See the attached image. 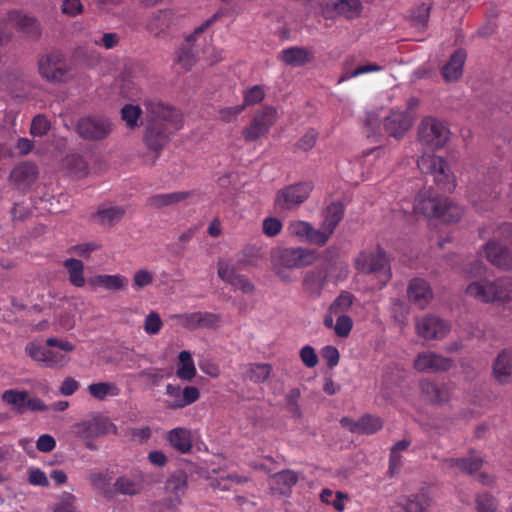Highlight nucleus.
<instances>
[{
	"instance_id": "obj_1",
	"label": "nucleus",
	"mask_w": 512,
	"mask_h": 512,
	"mask_svg": "<svg viewBox=\"0 0 512 512\" xmlns=\"http://www.w3.org/2000/svg\"><path fill=\"white\" fill-rule=\"evenodd\" d=\"M143 104L147 113L143 141L150 151L159 153L172 134L183 127V117L176 108L158 99H146Z\"/></svg>"
},
{
	"instance_id": "obj_2",
	"label": "nucleus",
	"mask_w": 512,
	"mask_h": 512,
	"mask_svg": "<svg viewBox=\"0 0 512 512\" xmlns=\"http://www.w3.org/2000/svg\"><path fill=\"white\" fill-rule=\"evenodd\" d=\"M74 349L75 346L71 342L55 337L47 338L45 346L38 341H31L25 346V352L32 360L52 369L67 366L71 360L68 353Z\"/></svg>"
},
{
	"instance_id": "obj_3",
	"label": "nucleus",
	"mask_w": 512,
	"mask_h": 512,
	"mask_svg": "<svg viewBox=\"0 0 512 512\" xmlns=\"http://www.w3.org/2000/svg\"><path fill=\"white\" fill-rule=\"evenodd\" d=\"M414 212L427 219H437L445 223L458 222L463 214L462 208L454 204L447 197L424 190L417 194L414 203Z\"/></svg>"
},
{
	"instance_id": "obj_4",
	"label": "nucleus",
	"mask_w": 512,
	"mask_h": 512,
	"mask_svg": "<svg viewBox=\"0 0 512 512\" xmlns=\"http://www.w3.org/2000/svg\"><path fill=\"white\" fill-rule=\"evenodd\" d=\"M466 294L485 303L508 302L512 300V278L501 277L496 280L481 279L470 283Z\"/></svg>"
},
{
	"instance_id": "obj_5",
	"label": "nucleus",
	"mask_w": 512,
	"mask_h": 512,
	"mask_svg": "<svg viewBox=\"0 0 512 512\" xmlns=\"http://www.w3.org/2000/svg\"><path fill=\"white\" fill-rule=\"evenodd\" d=\"M355 268L363 274H376L382 286L391 279L389 259L379 245L376 251H362L354 261Z\"/></svg>"
},
{
	"instance_id": "obj_6",
	"label": "nucleus",
	"mask_w": 512,
	"mask_h": 512,
	"mask_svg": "<svg viewBox=\"0 0 512 512\" xmlns=\"http://www.w3.org/2000/svg\"><path fill=\"white\" fill-rule=\"evenodd\" d=\"M417 166L422 173L431 174L440 189L452 192L456 187V178L450 172L444 158L434 154H423L417 160Z\"/></svg>"
},
{
	"instance_id": "obj_7",
	"label": "nucleus",
	"mask_w": 512,
	"mask_h": 512,
	"mask_svg": "<svg viewBox=\"0 0 512 512\" xmlns=\"http://www.w3.org/2000/svg\"><path fill=\"white\" fill-rule=\"evenodd\" d=\"M319 258L316 250L305 247H284L271 254L272 265L300 269L314 264Z\"/></svg>"
},
{
	"instance_id": "obj_8",
	"label": "nucleus",
	"mask_w": 512,
	"mask_h": 512,
	"mask_svg": "<svg viewBox=\"0 0 512 512\" xmlns=\"http://www.w3.org/2000/svg\"><path fill=\"white\" fill-rule=\"evenodd\" d=\"M278 113L272 106H264L256 111L251 121L242 130L246 142H255L268 135L272 126L276 123Z\"/></svg>"
},
{
	"instance_id": "obj_9",
	"label": "nucleus",
	"mask_w": 512,
	"mask_h": 512,
	"mask_svg": "<svg viewBox=\"0 0 512 512\" xmlns=\"http://www.w3.org/2000/svg\"><path fill=\"white\" fill-rule=\"evenodd\" d=\"M420 142L430 149L442 148L449 138V130L438 120L427 117L419 127Z\"/></svg>"
},
{
	"instance_id": "obj_10",
	"label": "nucleus",
	"mask_w": 512,
	"mask_h": 512,
	"mask_svg": "<svg viewBox=\"0 0 512 512\" xmlns=\"http://www.w3.org/2000/svg\"><path fill=\"white\" fill-rule=\"evenodd\" d=\"M311 182H300L279 190L275 198V206L280 210H292L302 204L312 191Z\"/></svg>"
},
{
	"instance_id": "obj_11",
	"label": "nucleus",
	"mask_w": 512,
	"mask_h": 512,
	"mask_svg": "<svg viewBox=\"0 0 512 512\" xmlns=\"http://www.w3.org/2000/svg\"><path fill=\"white\" fill-rule=\"evenodd\" d=\"M72 432L82 440H94L106 434H117V427L106 417H95L74 424Z\"/></svg>"
},
{
	"instance_id": "obj_12",
	"label": "nucleus",
	"mask_w": 512,
	"mask_h": 512,
	"mask_svg": "<svg viewBox=\"0 0 512 512\" xmlns=\"http://www.w3.org/2000/svg\"><path fill=\"white\" fill-rule=\"evenodd\" d=\"M76 130L83 139L102 140L111 133L112 124L106 117L88 116L78 121Z\"/></svg>"
},
{
	"instance_id": "obj_13",
	"label": "nucleus",
	"mask_w": 512,
	"mask_h": 512,
	"mask_svg": "<svg viewBox=\"0 0 512 512\" xmlns=\"http://www.w3.org/2000/svg\"><path fill=\"white\" fill-rule=\"evenodd\" d=\"M41 76L49 82H60L64 79L68 67L66 59L60 52H51L38 61Z\"/></svg>"
},
{
	"instance_id": "obj_14",
	"label": "nucleus",
	"mask_w": 512,
	"mask_h": 512,
	"mask_svg": "<svg viewBox=\"0 0 512 512\" xmlns=\"http://www.w3.org/2000/svg\"><path fill=\"white\" fill-rule=\"evenodd\" d=\"M413 366L418 372L440 373L450 370L454 360L433 351H423L416 356Z\"/></svg>"
},
{
	"instance_id": "obj_15",
	"label": "nucleus",
	"mask_w": 512,
	"mask_h": 512,
	"mask_svg": "<svg viewBox=\"0 0 512 512\" xmlns=\"http://www.w3.org/2000/svg\"><path fill=\"white\" fill-rule=\"evenodd\" d=\"M287 234L296 238L302 243H308L316 246H325L324 234L313 225L303 220H291L286 228Z\"/></svg>"
},
{
	"instance_id": "obj_16",
	"label": "nucleus",
	"mask_w": 512,
	"mask_h": 512,
	"mask_svg": "<svg viewBox=\"0 0 512 512\" xmlns=\"http://www.w3.org/2000/svg\"><path fill=\"white\" fill-rule=\"evenodd\" d=\"M166 394L172 398L166 401V407L171 410L182 409L200 398V391L195 386H186L183 389L180 385L167 384Z\"/></svg>"
},
{
	"instance_id": "obj_17",
	"label": "nucleus",
	"mask_w": 512,
	"mask_h": 512,
	"mask_svg": "<svg viewBox=\"0 0 512 512\" xmlns=\"http://www.w3.org/2000/svg\"><path fill=\"white\" fill-rule=\"evenodd\" d=\"M416 330L420 337L427 340L442 339L450 331V326L437 316L427 315L416 321Z\"/></svg>"
},
{
	"instance_id": "obj_18",
	"label": "nucleus",
	"mask_w": 512,
	"mask_h": 512,
	"mask_svg": "<svg viewBox=\"0 0 512 512\" xmlns=\"http://www.w3.org/2000/svg\"><path fill=\"white\" fill-rule=\"evenodd\" d=\"M413 117L408 111L392 110L385 117L383 128L387 135L400 139L411 128Z\"/></svg>"
},
{
	"instance_id": "obj_19",
	"label": "nucleus",
	"mask_w": 512,
	"mask_h": 512,
	"mask_svg": "<svg viewBox=\"0 0 512 512\" xmlns=\"http://www.w3.org/2000/svg\"><path fill=\"white\" fill-rule=\"evenodd\" d=\"M174 318L180 320L183 327L189 330H195L199 328H215L221 321L219 314L212 312H191L175 315Z\"/></svg>"
},
{
	"instance_id": "obj_20",
	"label": "nucleus",
	"mask_w": 512,
	"mask_h": 512,
	"mask_svg": "<svg viewBox=\"0 0 512 512\" xmlns=\"http://www.w3.org/2000/svg\"><path fill=\"white\" fill-rule=\"evenodd\" d=\"M223 11L218 10L212 17L207 19L202 25L197 27L192 34L186 38V45L181 47L177 53L178 63L181 64L185 69L190 68L195 62V55L190 47L191 43L195 41L196 37L202 34L207 28H209L214 22L222 17Z\"/></svg>"
},
{
	"instance_id": "obj_21",
	"label": "nucleus",
	"mask_w": 512,
	"mask_h": 512,
	"mask_svg": "<svg viewBox=\"0 0 512 512\" xmlns=\"http://www.w3.org/2000/svg\"><path fill=\"white\" fill-rule=\"evenodd\" d=\"M188 488V476L183 470H177L167 478L164 489L169 495V501L173 505L181 504L182 497Z\"/></svg>"
},
{
	"instance_id": "obj_22",
	"label": "nucleus",
	"mask_w": 512,
	"mask_h": 512,
	"mask_svg": "<svg viewBox=\"0 0 512 512\" xmlns=\"http://www.w3.org/2000/svg\"><path fill=\"white\" fill-rule=\"evenodd\" d=\"M344 212V206L340 202H332L324 210V218L319 230L324 234L325 245L334 234L339 223L342 221Z\"/></svg>"
},
{
	"instance_id": "obj_23",
	"label": "nucleus",
	"mask_w": 512,
	"mask_h": 512,
	"mask_svg": "<svg viewBox=\"0 0 512 512\" xmlns=\"http://www.w3.org/2000/svg\"><path fill=\"white\" fill-rule=\"evenodd\" d=\"M7 23L16 27L28 37L36 38L40 35V24L38 20L20 11L13 10L7 14Z\"/></svg>"
},
{
	"instance_id": "obj_24",
	"label": "nucleus",
	"mask_w": 512,
	"mask_h": 512,
	"mask_svg": "<svg viewBox=\"0 0 512 512\" xmlns=\"http://www.w3.org/2000/svg\"><path fill=\"white\" fill-rule=\"evenodd\" d=\"M407 293L409 301L420 309L426 308L433 298L429 283L421 278L410 281Z\"/></svg>"
},
{
	"instance_id": "obj_25",
	"label": "nucleus",
	"mask_w": 512,
	"mask_h": 512,
	"mask_svg": "<svg viewBox=\"0 0 512 512\" xmlns=\"http://www.w3.org/2000/svg\"><path fill=\"white\" fill-rule=\"evenodd\" d=\"M487 260L502 270L512 268V251L496 241H489L485 246Z\"/></svg>"
},
{
	"instance_id": "obj_26",
	"label": "nucleus",
	"mask_w": 512,
	"mask_h": 512,
	"mask_svg": "<svg viewBox=\"0 0 512 512\" xmlns=\"http://www.w3.org/2000/svg\"><path fill=\"white\" fill-rule=\"evenodd\" d=\"M327 282V271L324 268H315L305 272L302 280L304 292L311 298H317Z\"/></svg>"
},
{
	"instance_id": "obj_27",
	"label": "nucleus",
	"mask_w": 512,
	"mask_h": 512,
	"mask_svg": "<svg viewBox=\"0 0 512 512\" xmlns=\"http://www.w3.org/2000/svg\"><path fill=\"white\" fill-rule=\"evenodd\" d=\"M144 474L141 470H133L131 475H123L116 479L114 487L122 495L134 496L143 491Z\"/></svg>"
},
{
	"instance_id": "obj_28",
	"label": "nucleus",
	"mask_w": 512,
	"mask_h": 512,
	"mask_svg": "<svg viewBox=\"0 0 512 512\" xmlns=\"http://www.w3.org/2000/svg\"><path fill=\"white\" fill-rule=\"evenodd\" d=\"M422 396L432 404H444L449 401V392L445 386H439L433 381L423 379L419 383Z\"/></svg>"
},
{
	"instance_id": "obj_29",
	"label": "nucleus",
	"mask_w": 512,
	"mask_h": 512,
	"mask_svg": "<svg viewBox=\"0 0 512 512\" xmlns=\"http://www.w3.org/2000/svg\"><path fill=\"white\" fill-rule=\"evenodd\" d=\"M466 57L463 49H457L450 56L449 61L442 68V76L447 82L456 81L461 77Z\"/></svg>"
},
{
	"instance_id": "obj_30",
	"label": "nucleus",
	"mask_w": 512,
	"mask_h": 512,
	"mask_svg": "<svg viewBox=\"0 0 512 512\" xmlns=\"http://www.w3.org/2000/svg\"><path fill=\"white\" fill-rule=\"evenodd\" d=\"M125 213L126 209L123 206H108L102 204L93 215V219L102 226L112 227L122 220Z\"/></svg>"
},
{
	"instance_id": "obj_31",
	"label": "nucleus",
	"mask_w": 512,
	"mask_h": 512,
	"mask_svg": "<svg viewBox=\"0 0 512 512\" xmlns=\"http://www.w3.org/2000/svg\"><path fill=\"white\" fill-rule=\"evenodd\" d=\"M312 59L313 53L309 49L298 46L286 48L280 55L281 61L293 67L303 66L311 62Z\"/></svg>"
},
{
	"instance_id": "obj_32",
	"label": "nucleus",
	"mask_w": 512,
	"mask_h": 512,
	"mask_svg": "<svg viewBox=\"0 0 512 512\" xmlns=\"http://www.w3.org/2000/svg\"><path fill=\"white\" fill-rule=\"evenodd\" d=\"M167 441L178 452L186 454L192 450V438L189 429L177 427L167 433Z\"/></svg>"
},
{
	"instance_id": "obj_33",
	"label": "nucleus",
	"mask_w": 512,
	"mask_h": 512,
	"mask_svg": "<svg viewBox=\"0 0 512 512\" xmlns=\"http://www.w3.org/2000/svg\"><path fill=\"white\" fill-rule=\"evenodd\" d=\"M493 372L496 380L505 383L512 375V350H503L498 354L494 364Z\"/></svg>"
},
{
	"instance_id": "obj_34",
	"label": "nucleus",
	"mask_w": 512,
	"mask_h": 512,
	"mask_svg": "<svg viewBox=\"0 0 512 512\" xmlns=\"http://www.w3.org/2000/svg\"><path fill=\"white\" fill-rule=\"evenodd\" d=\"M445 468H456L461 472L472 474L478 471L482 466V459L478 456L469 458H447L443 460Z\"/></svg>"
},
{
	"instance_id": "obj_35",
	"label": "nucleus",
	"mask_w": 512,
	"mask_h": 512,
	"mask_svg": "<svg viewBox=\"0 0 512 512\" xmlns=\"http://www.w3.org/2000/svg\"><path fill=\"white\" fill-rule=\"evenodd\" d=\"M191 192L178 191L165 194H156L148 198L147 204L153 208H162L186 200Z\"/></svg>"
},
{
	"instance_id": "obj_36",
	"label": "nucleus",
	"mask_w": 512,
	"mask_h": 512,
	"mask_svg": "<svg viewBox=\"0 0 512 512\" xmlns=\"http://www.w3.org/2000/svg\"><path fill=\"white\" fill-rule=\"evenodd\" d=\"M38 174L37 166L30 162L17 165L10 173V179L16 184H30Z\"/></svg>"
},
{
	"instance_id": "obj_37",
	"label": "nucleus",
	"mask_w": 512,
	"mask_h": 512,
	"mask_svg": "<svg viewBox=\"0 0 512 512\" xmlns=\"http://www.w3.org/2000/svg\"><path fill=\"white\" fill-rule=\"evenodd\" d=\"M176 376L183 381H191L196 376V367L189 351L183 350L178 355Z\"/></svg>"
},
{
	"instance_id": "obj_38",
	"label": "nucleus",
	"mask_w": 512,
	"mask_h": 512,
	"mask_svg": "<svg viewBox=\"0 0 512 512\" xmlns=\"http://www.w3.org/2000/svg\"><path fill=\"white\" fill-rule=\"evenodd\" d=\"M171 22V12L168 10H159L153 13L146 24V29L158 36L166 31Z\"/></svg>"
},
{
	"instance_id": "obj_39",
	"label": "nucleus",
	"mask_w": 512,
	"mask_h": 512,
	"mask_svg": "<svg viewBox=\"0 0 512 512\" xmlns=\"http://www.w3.org/2000/svg\"><path fill=\"white\" fill-rule=\"evenodd\" d=\"M90 282L94 286L103 287L107 290L118 291L127 285L128 279L119 274H102L95 276Z\"/></svg>"
},
{
	"instance_id": "obj_40",
	"label": "nucleus",
	"mask_w": 512,
	"mask_h": 512,
	"mask_svg": "<svg viewBox=\"0 0 512 512\" xmlns=\"http://www.w3.org/2000/svg\"><path fill=\"white\" fill-rule=\"evenodd\" d=\"M63 266L68 271L69 281L73 286L81 288L85 285L84 265L81 260L69 258L63 262Z\"/></svg>"
},
{
	"instance_id": "obj_41",
	"label": "nucleus",
	"mask_w": 512,
	"mask_h": 512,
	"mask_svg": "<svg viewBox=\"0 0 512 512\" xmlns=\"http://www.w3.org/2000/svg\"><path fill=\"white\" fill-rule=\"evenodd\" d=\"M362 8L360 0H337L333 3V9L336 14L347 19L358 17L361 14Z\"/></svg>"
},
{
	"instance_id": "obj_42",
	"label": "nucleus",
	"mask_w": 512,
	"mask_h": 512,
	"mask_svg": "<svg viewBox=\"0 0 512 512\" xmlns=\"http://www.w3.org/2000/svg\"><path fill=\"white\" fill-rule=\"evenodd\" d=\"M89 394L97 400H105L108 396L115 397L120 394V389L115 383L98 382L88 386Z\"/></svg>"
},
{
	"instance_id": "obj_43",
	"label": "nucleus",
	"mask_w": 512,
	"mask_h": 512,
	"mask_svg": "<svg viewBox=\"0 0 512 512\" xmlns=\"http://www.w3.org/2000/svg\"><path fill=\"white\" fill-rule=\"evenodd\" d=\"M121 119L129 129H135L141 125L142 109L138 105L126 104L121 108Z\"/></svg>"
},
{
	"instance_id": "obj_44",
	"label": "nucleus",
	"mask_w": 512,
	"mask_h": 512,
	"mask_svg": "<svg viewBox=\"0 0 512 512\" xmlns=\"http://www.w3.org/2000/svg\"><path fill=\"white\" fill-rule=\"evenodd\" d=\"M271 372L272 366L268 363H251L247 367L246 377L254 383H263Z\"/></svg>"
},
{
	"instance_id": "obj_45",
	"label": "nucleus",
	"mask_w": 512,
	"mask_h": 512,
	"mask_svg": "<svg viewBox=\"0 0 512 512\" xmlns=\"http://www.w3.org/2000/svg\"><path fill=\"white\" fill-rule=\"evenodd\" d=\"M27 397L28 393L26 391H19L15 389L6 390L2 394V400L20 413L26 408Z\"/></svg>"
},
{
	"instance_id": "obj_46",
	"label": "nucleus",
	"mask_w": 512,
	"mask_h": 512,
	"mask_svg": "<svg viewBox=\"0 0 512 512\" xmlns=\"http://www.w3.org/2000/svg\"><path fill=\"white\" fill-rule=\"evenodd\" d=\"M430 506V498L426 493L411 495L404 506V512H424Z\"/></svg>"
},
{
	"instance_id": "obj_47",
	"label": "nucleus",
	"mask_w": 512,
	"mask_h": 512,
	"mask_svg": "<svg viewBox=\"0 0 512 512\" xmlns=\"http://www.w3.org/2000/svg\"><path fill=\"white\" fill-rule=\"evenodd\" d=\"M383 426V422L380 417L366 414L359 419V434H374L379 431Z\"/></svg>"
},
{
	"instance_id": "obj_48",
	"label": "nucleus",
	"mask_w": 512,
	"mask_h": 512,
	"mask_svg": "<svg viewBox=\"0 0 512 512\" xmlns=\"http://www.w3.org/2000/svg\"><path fill=\"white\" fill-rule=\"evenodd\" d=\"M319 137V133L314 128H309L294 144L293 152L310 151L316 144Z\"/></svg>"
},
{
	"instance_id": "obj_49",
	"label": "nucleus",
	"mask_w": 512,
	"mask_h": 512,
	"mask_svg": "<svg viewBox=\"0 0 512 512\" xmlns=\"http://www.w3.org/2000/svg\"><path fill=\"white\" fill-rule=\"evenodd\" d=\"M265 98V91L263 86L254 85L250 88H247L243 92V104L245 108L247 106L255 105L263 101Z\"/></svg>"
},
{
	"instance_id": "obj_50",
	"label": "nucleus",
	"mask_w": 512,
	"mask_h": 512,
	"mask_svg": "<svg viewBox=\"0 0 512 512\" xmlns=\"http://www.w3.org/2000/svg\"><path fill=\"white\" fill-rule=\"evenodd\" d=\"M51 124L45 115H36L31 123L30 133L33 136L41 137L50 130Z\"/></svg>"
},
{
	"instance_id": "obj_51",
	"label": "nucleus",
	"mask_w": 512,
	"mask_h": 512,
	"mask_svg": "<svg viewBox=\"0 0 512 512\" xmlns=\"http://www.w3.org/2000/svg\"><path fill=\"white\" fill-rule=\"evenodd\" d=\"M477 512H496L497 502L493 496L488 493H482L476 499Z\"/></svg>"
},
{
	"instance_id": "obj_52",
	"label": "nucleus",
	"mask_w": 512,
	"mask_h": 512,
	"mask_svg": "<svg viewBox=\"0 0 512 512\" xmlns=\"http://www.w3.org/2000/svg\"><path fill=\"white\" fill-rule=\"evenodd\" d=\"M163 326L160 315L157 312H150L144 321V331L149 335H156Z\"/></svg>"
},
{
	"instance_id": "obj_53",
	"label": "nucleus",
	"mask_w": 512,
	"mask_h": 512,
	"mask_svg": "<svg viewBox=\"0 0 512 512\" xmlns=\"http://www.w3.org/2000/svg\"><path fill=\"white\" fill-rule=\"evenodd\" d=\"M353 327V321L348 315H340L335 323L334 332L338 337H347Z\"/></svg>"
},
{
	"instance_id": "obj_54",
	"label": "nucleus",
	"mask_w": 512,
	"mask_h": 512,
	"mask_svg": "<svg viewBox=\"0 0 512 512\" xmlns=\"http://www.w3.org/2000/svg\"><path fill=\"white\" fill-rule=\"evenodd\" d=\"M353 304V296L350 293L340 294L331 304L330 311L340 313L347 311Z\"/></svg>"
},
{
	"instance_id": "obj_55",
	"label": "nucleus",
	"mask_w": 512,
	"mask_h": 512,
	"mask_svg": "<svg viewBox=\"0 0 512 512\" xmlns=\"http://www.w3.org/2000/svg\"><path fill=\"white\" fill-rule=\"evenodd\" d=\"M60 9L62 14L74 18L82 14L84 7L80 0H63Z\"/></svg>"
},
{
	"instance_id": "obj_56",
	"label": "nucleus",
	"mask_w": 512,
	"mask_h": 512,
	"mask_svg": "<svg viewBox=\"0 0 512 512\" xmlns=\"http://www.w3.org/2000/svg\"><path fill=\"white\" fill-rule=\"evenodd\" d=\"M283 228L282 222L275 217H267L263 220V233L268 237L277 236Z\"/></svg>"
},
{
	"instance_id": "obj_57",
	"label": "nucleus",
	"mask_w": 512,
	"mask_h": 512,
	"mask_svg": "<svg viewBox=\"0 0 512 512\" xmlns=\"http://www.w3.org/2000/svg\"><path fill=\"white\" fill-rule=\"evenodd\" d=\"M28 482L33 486L48 487L49 480L44 471L39 468H31L28 473Z\"/></svg>"
},
{
	"instance_id": "obj_58",
	"label": "nucleus",
	"mask_w": 512,
	"mask_h": 512,
	"mask_svg": "<svg viewBox=\"0 0 512 512\" xmlns=\"http://www.w3.org/2000/svg\"><path fill=\"white\" fill-rule=\"evenodd\" d=\"M300 358L304 365L313 368L318 364V356L315 349L310 345H305L300 350Z\"/></svg>"
},
{
	"instance_id": "obj_59",
	"label": "nucleus",
	"mask_w": 512,
	"mask_h": 512,
	"mask_svg": "<svg viewBox=\"0 0 512 512\" xmlns=\"http://www.w3.org/2000/svg\"><path fill=\"white\" fill-rule=\"evenodd\" d=\"M218 276L228 284H232L235 277L237 276L236 268L233 265L224 263L222 261L218 262Z\"/></svg>"
},
{
	"instance_id": "obj_60",
	"label": "nucleus",
	"mask_w": 512,
	"mask_h": 512,
	"mask_svg": "<svg viewBox=\"0 0 512 512\" xmlns=\"http://www.w3.org/2000/svg\"><path fill=\"white\" fill-rule=\"evenodd\" d=\"M120 37L117 33H104L100 38L94 39V44L105 49H112L119 44Z\"/></svg>"
},
{
	"instance_id": "obj_61",
	"label": "nucleus",
	"mask_w": 512,
	"mask_h": 512,
	"mask_svg": "<svg viewBox=\"0 0 512 512\" xmlns=\"http://www.w3.org/2000/svg\"><path fill=\"white\" fill-rule=\"evenodd\" d=\"M231 286L241 290L245 294H252L255 291L254 284L248 279L247 276L237 274Z\"/></svg>"
},
{
	"instance_id": "obj_62",
	"label": "nucleus",
	"mask_w": 512,
	"mask_h": 512,
	"mask_svg": "<svg viewBox=\"0 0 512 512\" xmlns=\"http://www.w3.org/2000/svg\"><path fill=\"white\" fill-rule=\"evenodd\" d=\"M245 110V105L225 107L219 111V117L224 122H232Z\"/></svg>"
},
{
	"instance_id": "obj_63",
	"label": "nucleus",
	"mask_w": 512,
	"mask_h": 512,
	"mask_svg": "<svg viewBox=\"0 0 512 512\" xmlns=\"http://www.w3.org/2000/svg\"><path fill=\"white\" fill-rule=\"evenodd\" d=\"M321 354L329 367L333 368L339 363L340 354L336 347L327 345L322 349Z\"/></svg>"
},
{
	"instance_id": "obj_64",
	"label": "nucleus",
	"mask_w": 512,
	"mask_h": 512,
	"mask_svg": "<svg viewBox=\"0 0 512 512\" xmlns=\"http://www.w3.org/2000/svg\"><path fill=\"white\" fill-rule=\"evenodd\" d=\"M133 282L135 286L143 288L153 282V275L146 269H140L135 272Z\"/></svg>"
}]
</instances>
